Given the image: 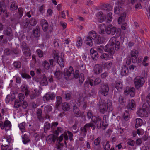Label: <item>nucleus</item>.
Instances as JSON below:
<instances>
[{
  "mask_svg": "<svg viewBox=\"0 0 150 150\" xmlns=\"http://www.w3.org/2000/svg\"><path fill=\"white\" fill-rule=\"evenodd\" d=\"M112 18V14L111 13H109L107 17V22L109 23L111 22Z\"/></svg>",
  "mask_w": 150,
  "mask_h": 150,
  "instance_id": "nucleus-50",
  "label": "nucleus"
},
{
  "mask_svg": "<svg viewBox=\"0 0 150 150\" xmlns=\"http://www.w3.org/2000/svg\"><path fill=\"white\" fill-rule=\"evenodd\" d=\"M103 26L105 29V32L108 34H111L112 35H113L115 34L116 28L115 27H113L112 25H109L106 28L104 25H103Z\"/></svg>",
  "mask_w": 150,
  "mask_h": 150,
  "instance_id": "nucleus-6",
  "label": "nucleus"
},
{
  "mask_svg": "<svg viewBox=\"0 0 150 150\" xmlns=\"http://www.w3.org/2000/svg\"><path fill=\"white\" fill-rule=\"evenodd\" d=\"M42 66L44 68L46 69L49 70L50 68V65L48 62L46 61L45 60L42 62Z\"/></svg>",
  "mask_w": 150,
  "mask_h": 150,
  "instance_id": "nucleus-33",
  "label": "nucleus"
},
{
  "mask_svg": "<svg viewBox=\"0 0 150 150\" xmlns=\"http://www.w3.org/2000/svg\"><path fill=\"white\" fill-rule=\"evenodd\" d=\"M99 110L100 112L103 114H104L107 111L109 112L112 111L113 107L112 103L108 101L106 104L104 100L103 101L102 103L100 104Z\"/></svg>",
  "mask_w": 150,
  "mask_h": 150,
  "instance_id": "nucleus-2",
  "label": "nucleus"
},
{
  "mask_svg": "<svg viewBox=\"0 0 150 150\" xmlns=\"http://www.w3.org/2000/svg\"><path fill=\"white\" fill-rule=\"evenodd\" d=\"M116 88L119 91H120L122 88V84L121 82L119 81H115V83Z\"/></svg>",
  "mask_w": 150,
  "mask_h": 150,
  "instance_id": "nucleus-24",
  "label": "nucleus"
},
{
  "mask_svg": "<svg viewBox=\"0 0 150 150\" xmlns=\"http://www.w3.org/2000/svg\"><path fill=\"white\" fill-rule=\"evenodd\" d=\"M96 16L100 23H101L103 22L104 18L103 17V13L102 12L100 11L98 13L96 14Z\"/></svg>",
  "mask_w": 150,
  "mask_h": 150,
  "instance_id": "nucleus-23",
  "label": "nucleus"
},
{
  "mask_svg": "<svg viewBox=\"0 0 150 150\" xmlns=\"http://www.w3.org/2000/svg\"><path fill=\"white\" fill-rule=\"evenodd\" d=\"M109 41L110 44L109 45L114 47L113 46L117 42V41H116V39L115 37H113L110 39Z\"/></svg>",
  "mask_w": 150,
  "mask_h": 150,
  "instance_id": "nucleus-36",
  "label": "nucleus"
},
{
  "mask_svg": "<svg viewBox=\"0 0 150 150\" xmlns=\"http://www.w3.org/2000/svg\"><path fill=\"white\" fill-rule=\"evenodd\" d=\"M126 17V14L125 13H123L121 16L119 18L118 20V22L119 24H120L121 22L124 21Z\"/></svg>",
  "mask_w": 150,
  "mask_h": 150,
  "instance_id": "nucleus-45",
  "label": "nucleus"
},
{
  "mask_svg": "<svg viewBox=\"0 0 150 150\" xmlns=\"http://www.w3.org/2000/svg\"><path fill=\"white\" fill-rule=\"evenodd\" d=\"M36 115L38 119L40 122L43 121V117L42 116V112L41 109H38L36 112Z\"/></svg>",
  "mask_w": 150,
  "mask_h": 150,
  "instance_id": "nucleus-18",
  "label": "nucleus"
},
{
  "mask_svg": "<svg viewBox=\"0 0 150 150\" xmlns=\"http://www.w3.org/2000/svg\"><path fill=\"white\" fill-rule=\"evenodd\" d=\"M54 55L53 57L55 60H56L57 62L60 67H64V62L63 58L59 56V53L58 51L54 50L53 52Z\"/></svg>",
  "mask_w": 150,
  "mask_h": 150,
  "instance_id": "nucleus-5",
  "label": "nucleus"
},
{
  "mask_svg": "<svg viewBox=\"0 0 150 150\" xmlns=\"http://www.w3.org/2000/svg\"><path fill=\"white\" fill-rule=\"evenodd\" d=\"M105 51L106 52L103 53L100 56L101 59L108 60L113 58V56L115 53L113 47L107 44L105 46Z\"/></svg>",
  "mask_w": 150,
  "mask_h": 150,
  "instance_id": "nucleus-1",
  "label": "nucleus"
},
{
  "mask_svg": "<svg viewBox=\"0 0 150 150\" xmlns=\"http://www.w3.org/2000/svg\"><path fill=\"white\" fill-rule=\"evenodd\" d=\"M145 108L140 109L139 110H138L137 112V114L141 117H147V113L146 110H145Z\"/></svg>",
  "mask_w": 150,
  "mask_h": 150,
  "instance_id": "nucleus-13",
  "label": "nucleus"
},
{
  "mask_svg": "<svg viewBox=\"0 0 150 150\" xmlns=\"http://www.w3.org/2000/svg\"><path fill=\"white\" fill-rule=\"evenodd\" d=\"M40 24L42 29L44 32L46 31L48 27V24L47 21L45 19H42L40 21Z\"/></svg>",
  "mask_w": 150,
  "mask_h": 150,
  "instance_id": "nucleus-14",
  "label": "nucleus"
},
{
  "mask_svg": "<svg viewBox=\"0 0 150 150\" xmlns=\"http://www.w3.org/2000/svg\"><path fill=\"white\" fill-rule=\"evenodd\" d=\"M21 102L18 100V99H16L14 102V107L15 108H17L21 105Z\"/></svg>",
  "mask_w": 150,
  "mask_h": 150,
  "instance_id": "nucleus-40",
  "label": "nucleus"
},
{
  "mask_svg": "<svg viewBox=\"0 0 150 150\" xmlns=\"http://www.w3.org/2000/svg\"><path fill=\"white\" fill-rule=\"evenodd\" d=\"M136 107L135 102L133 100H132L128 104L127 108L133 110Z\"/></svg>",
  "mask_w": 150,
  "mask_h": 150,
  "instance_id": "nucleus-22",
  "label": "nucleus"
},
{
  "mask_svg": "<svg viewBox=\"0 0 150 150\" xmlns=\"http://www.w3.org/2000/svg\"><path fill=\"white\" fill-rule=\"evenodd\" d=\"M11 124L10 121L8 120H6L4 122V129L6 131L9 130L11 128Z\"/></svg>",
  "mask_w": 150,
  "mask_h": 150,
  "instance_id": "nucleus-27",
  "label": "nucleus"
},
{
  "mask_svg": "<svg viewBox=\"0 0 150 150\" xmlns=\"http://www.w3.org/2000/svg\"><path fill=\"white\" fill-rule=\"evenodd\" d=\"M3 143L8 144H12L13 142V137L11 136H6L4 138L3 140Z\"/></svg>",
  "mask_w": 150,
  "mask_h": 150,
  "instance_id": "nucleus-16",
  "label": "nucleus"
},
{
  "mask_svg": "<svg viewBox=\"0 0 150 150\" xmlns=\"http://www.w3.org/2000/svg\"><path fill=\"white\" fill-rule=\"evenodd\" d=\"M18 13L19 15L20 16L19 18L22 16L23 14V9L21 7H20L18 8Z\"/></svg>",
  "mask_w": 150,
  "mask_h": 150,
  "instance_id": "nucleus-56",
  "label": "nucleus"
},
{
  "mask_svg": "<svg viewBox=\"0 0 150 150\" xmlns=\"http://www.w3.org/2000/svg\"><path fill=\"white\" fill-rule=\"evenodd\" d=\"M101 82V80L100 78H96L94 81L93 85H99Z\"/></svg>",
  "mask_w": 150,
  "mask_h": 150,
  "instance_id": "nucleus-59",
  "label": "nucleus"
},
{
  "mask_svg": "<svg viewBox=\"0 0 150 150\" xmlns=\"http://www.w3.org/2000/svg\"><path fill=\"white\" fill-rule=\"evenodd\" d=\"M109 5L108 4H104L102 6V9L104 10H108L110 9L109 8Z\"/></svg>",
  "mask_w": 150,
  "mask_h": 150,
  "instance_id": "nucleus-60",
  "label": "nucleus"
},
{
  "mask_svg": "<svg viewBox=\"0 0 150 150\" xmlns=\"http://www.w3.org/2000/svg\"><path fill=\"white\" fill-rule=\"evenodd\" d=\"M55 94L54 93H47L44 97V100H45L47 101L50 100H53L55 99Z\"/></svg>",
  "mask_w": 150,
  "mask_h": 150,
  "instance_id": "nucleus-11",
  "label": "nucleus"
},
{
  "mask_svg": "<svg viewBox=\"0 0 150 150\" xmlns=\"http://www.w3.org/2000/svg\"><path fill=\"white\" fill-rule=\"evenodd\" d=\"M73 111L76 117L79 116L80 115L79 110L77 106H74L73 107Z\"/></svg>",
  "mask_w": 150,
  "mask_h": 150,
  "instance_id": "nucleus-39",
  "label": "nucleus"
},
{
  "mask_svg": "<svg viewBox=\"0 0 150 150\" xmlns=\"http://www.w3.org/2000/svg\"><path fill=\"white\" fill-rule=\"evenodd\" d=\"M8 147V144H6L5 143H3V144L1 146V150H7V149Z\"/></svg>",
  "mask_w": 150,
  "mask_h": 150,
  "instance_id": "nucleus-64",
  "label": "nucleus"
},
{
  "mask_svg": "<svg viewBox=\"0 0 150 150\" xmlns=\"http://www.w3.org/2000/svg\"><path fill=\"white\" fill-rule=\"evenodd\" d=\"M93 71L96 74H99L102 72L101 67L99 65H96L93 69Z\"/></svg>",
  "mask_w": 150,
  "mask_h": 150,
  "instance_id": "nucleus-20",
  "label": "nucleus"
},
{
  "mask_svg": "<svg viewBox=\"0 0 150 150\" xmlns=\"http://www.w3.org/2000/svg\"><path fill=\"white\" fill-rule=\"evenodd\" d=\"M18 6L16 2L14 1L12 3L10 6V9L12 11H14L17 9Z\"/></svg>",
  "mask_w": 150,
  "mask_h": 150,
  "instance_id": "nucleus-34",
  "label": "nucleus"
},
{
  "mask_svg": "<svg viewBox=\"0 0 150 150\" xmlns=\"http://www.w3.org/2000/svg\"><path fill=\"white\" fill-rule=\"evenodd\" d=\"M130 118L129 114V112L125 111L123 116V119L125 121H128Z\"/></svg>",
  "mask_w": 150,
  "mask_h": 150,
  "instance_id": "nucleus-43",
  "label": "nucleus"
},
{
  "mask_svg": "<svg viewBox=\"0 0 150 150\" xmlns=\"http://www.w3.org/2000/svg\"><path fill=\"white\" fill-rule=\"evenodd\" d=\"M89 129L87 123L86 124L84 127H81L80 128V134L81 136L85 137L87 133V131Z\"/></svg>",
  "mask_w": 150,
  "mask_h": 150,
  "instance_id": "nucleus-15",
  "label": "nucleus"
},
{
  "mask_svg": "<svg viewBox=\"0 0 150 150\" xmlns=\"http://www.w3.org/2000/svg\"><path fill=\"white\" fill-rule=\"evenodd\" d=\"M52 107L49 105H47L45 107L44 111L47 112L51 111L52 110Z\"/></svg>",
  "mask_w": 150,
  "mask_h": 150,
  "instance_id": "nucleus-53",
  "label": "nucleus"
},
{
  "mask_svg": "<svg viewBox=\"0 0 150 150\" xmlns=\"http://www.w3.org/2000/svg\"><path fill=\"white\" fill-rule=\"evenodd\" d=\"M129 70L127 66H124L122 69L121 74L123 76L126 75L128 73Z\"/></svg>",
  "mask_w": 150,
  "mask_h": 150,
  "instance_id": "nucleus-29",
  "label": "nucleus"
},
{
  "mask_svg": "<svg viewBox=\"0 0 150 150\" xmlns=\"http://www.w3.org/2000/svg\"><path fill=\"white\" fill-rule=\"evenodd\" d=\"M90 53L93 59L96 60L97 59L98 56L97 52L94 50L93 48H91L90 50Z\"/></svg>",
  "mask_w": 150,
  "mask_h": 150,
  "instance_id": "nucleus-17",
  "label": "nucleus"
},
{
  "mask_svg": "<svg viewBox=\"0 0 150 150\" xmlns=\"http://www.w3.org/2000/svg\"><path fill=\"white\" fill-rule=\"evenodd\" d=\"M101 141V139L100 137H98L95 139L94 141V144L96 146H98L100 144Z\"/></svg>",
  "mask_w": 150,
  "mask_h": 150,
  "instance_id": "nucleus-47",
  "label": "nucleus"
},
{
  "mask_svg": "<svg viewBox=\"0 0 150 150\" xmlns=\"http://www.w3.org/2000/svg\"><path fill=\"white\" fill-rule=\"evenodd\" d=\"M134 82L136 88L139 90L144 84L145 80L143 77L137 76L134 80Z\"/></svg>",
  "mask_w": 150,
  "mask_h": 150,
  "instance_id": "nucleus-4",
  "label": "nucleus"
},
{
  "mask_svg": "<svg viewBox=\"0 0 150 150\" xmlns=\"http://www.w3.org/2000/svg\"><path fill=\"white\" fill-rule=\"evenodd\" d=\"M22 50L23 55L26 58H28L31 55L30 49L27 47H24Z\"/></svg>",
  "mask_w": 150,
  "mask_h": 150,
  "instance_id": "nucleus-12",
  "label": "nucleus"
},
{
  "mask_svg": "<svg viewBox=\"0 0 150 150\" xmlns=\"http://www.w3.org/2000/svg\"><path fill=\"white\" fill-rule=\"evenodd\" d=\"M114 66V64L112 62H107L104 65V67L108 70L110 69L111 68Z\"/></svg>",
  "mask_w": 150,
  "mask_h": 150,
  "instance_id": "nucleus-35",
  "label": "nucleus"
},
{
  "mask_svg": "<svg viewBox=\"0 0 150 150\" xmlns=\"http://www.w3.org/2000/svg\"><path fill=\"white\" fill-rule=\"evenodd\" d=\"M18 98L19 100V101L21 102L25 98V96L23 94L20 93L18 95Z\"/></svg>",
  "mask_w": 150,
  "mask_h": 150,
  "instance_id": "nucleus-62",
  "label": "nucleus"
},
{
  "mask_svg": "<svg viewBox=\"0 0 150 150\" xmlns=\"http://www.w3.org/2000/svg\"><path fill=\"white\" fill-rule=\"evenodd\" d=\"M57 104L56 105L59 106L62 102V98L60 96H57L56 98Z\"/></svg>",
  "mask_w": 150,
  "mask_h": 150,
  "instance_id": "nucleus-54",
  "label": "nucleus"
},
{
  "mask_svg": "<svg viewBox=\"0 0 150 150\" xmlns=\"http://www.w3.org/2000/svg\"><path fill=\"white\" fill-rule=\"evenodd\" d=\"M3 33L8 37L9 41L13 39V33L10 28H7L6 29H4L3 31Z\"/></svg>",
  "mask_w": 150,
  "mask_h": 150,
  "instance_id": "nucleus-9",
  "label": "nucleus"
},
{
  "mask_svg": "<svg viewBox=\"0 0 150 150\" xmlns=\"http://www.w3.org/2000/svg\"><path fill=\"white\" fill-rule=\"evenodd\" d=\"M13 65L15 69H17L21 67V64L20 62L16 61L14 62Z\"/></svg>",
  "mask_w": 150,
  "mask_h": 150,
  "instance_id": "nucleus-42",
  "label": "nucleus"
},
{
  "mask_svg": "<svg viewBox=\"0 0 150 150\" xmlns=\"http://www.w3.org/2000/svg\"><path fill=\"white\" fill-rule=\"evenodd\" d=\"M138 51L136 50H133L131 51L130 55L131 57L138 56Z\"/></svg>",
  "mask_w": 150,
  "mask_h": 150,
  "instance_id": "nucleus-52",
  "label": "nucleus"
},
{
  "mask_svg": "<svg viewBox=\"0 0 150 150\" xmlns=\"http://www.w3.org/2000/svg\"><path fill=\"white\" fill-rule=\"evenodd\" d=\"M54 74L55 76L57 79H60L62 78V72L59 69L57 68Z\"/></svg>",
  "mask_w": 150,
  "mask_h": 150,
  "instance_id": "nucleus-21",
  "label": "nucleus"
},
{
  "mask_svg": "<svg viewBox=\"0 0 150 150\" xmlns=\"http://www.w3.org/2000/svg\"><path fill=\"white\" fill-rule=\"evenodd\" d=\"M50 127H51V126L50 124L48 122H45L44 125L45 132H46V131L49 130Z\"/></svg>",
  "mask_w": 150,
  "mask_h": 150,
  "instance_id": "nucleus-46",
  "label": "nucleus"
},
{
  "mask_svg": "<svg viewBox=\"0 0 150 150\" xmlns=\"http://www.w3.org/2000/svg\"><path fill=\"white\" fill-rule=\"evenodd\" d=\"M109 143L110 142L109 141H107L105 143H103V145L105 150H109L110 148Z\"/></svg>",
  "mask_w": 150,
  "mask_h": 150,
  "instance_id": "nucleus-38",
  "label": "nucleus"
},
{
  "mask_svg": "<svg viewBox=\"0 0 150 150\" xmlns=\"http://www.w3.org/2000/svg\"><path fill=\"white\" fill-rule=\"evenodd\" d=\"M84 80V74L81 73L80 74V76L79 78V81L80 84H81Z\"/></svg>",
  "mask_w": 150,
  "mask_h": 150,
  "instance_id": "nucleus-49",
  "label": "nucleus"
},
{
  "mask_svg": "<svg viewBox=\"0 0 150 150\" xmlns=\"http://www.w3.org/2000/svg\"><path fill=\"white\" fill-rule=\"evenodd\" d=\"M33 35L36 37H39L40 36V33L39 27L37 26L33 31Z\"/></svg>",
  "mask_w": 150,
  "mask_h": 150,
  "instance_id": "nucleus-19",
  "label": "nucleus"
},
{
  "mask_svg": "<svg viewBox=\"0 0 150 150\" xmlns=\"http://www.w3.org/2000/svg\"><path fill=\"white\" fill-rule=\"evenodd\" d=\"M93 40L95 43L97 44H100L102 42L101 40L100 36L98 35Z\"/></svg>",
  "mask_w": 150,
  "mask_h": 150,
  "instance_id": "nucleus-44",
  "label": "nucleus"
},
{
  "mask_svg": "<svg viewBox=\"0 0 150 150\" xmlns=\"http://www.w3.org/2000/svg\"><path fill=\"white\" fill-rule=\"evenodd\" d=\"M62 109L65 111H68L70 109L69 105L67 103H62Z\"/></svg>",
  "mask_w": 150,
  "mask_h": 150,
  "instance_id": "nucleus-28",
  "label": "nucleus"
},
{
  "mask_svg": "<svg viewBox=\"0 0 150 150\" xmlns=\"http://www.w3.org/2000/svg\"><path fill=\"white\" fill-rule=\"evenodd\" d=\"M29 23L32 26H35L36 24V21L35 19L32 18L29 21Z\"/></svg>",
  "mask_w": 150,
  "mask_h": 150,
  "instance_id": "nucleus-57",
  "label": "nucleus"
},
{
  "mask_svg": "<svg viewBox=\"0 0 150 150\" xmlns=\"http://www.w3.org/2000/svg\"><path fill=\"white\" fill-rule=\"evenodd\" d=\"M109 88L108 85L105 84L103 85L99 90V92L105 96H107L108 93Z\"/></svg>",
  "mask_w": 150,
  "mask_h": 150,
  "instance_id": "nucleus-8",
  "label": "nucleus"
},
{
  "mask_svg": "<svg viewBox=\"0 0 150 150\" xmlns=\"http://www.w3.org/2000/svg\"><path fill=\"white\" fill-rule=\"evenodd\" d=\"M64 78L67 80L71 79L75 76L73 68L71 66L70 67L69 70L66 68L64 69Z\"/></svg>",
  "mask_w": 150,
  "mask_h": 150,
  "instance_id": "nucleus-3",
  "label": "nucleus"
},
{
  "mask_svg": "<svg viewBox=\"0 0 150 150\" xmlns=\"http://www.w3.org/2000/svg\"><path fill=\"white\" fill-rule=\"evenodd\" d=\"M22 139L23 142L24 144H27L30 141L28 136L26 134H24V135L22 137Z\"/></svg>",
  "mask_w": 150,
  "mask_h": 150,
  "instance_id": "nucleus-32",
  "label": "nucleus"
},
{
  "mask_svg": "<svg viewBox=\"0 0 150 150\" xmlns=\"http://www.w3.org/2000/svg\"><path fill=\"white\" fill-rule=\"evenodd\" d=\"M26 124L25 122H23L19 124L18 125L21 131L22 132H25Z\"/></svg>",
  "mask_w": 150,
  "mask_h": 150,
  "instance_id": "nucleus-37",
  "label": "nucleus"
},
{
  "mask_svg": "<svg viewBox=\"0 0 150 150\" xmlns=\"http://www.w3.org/2000/svg\"><path fill=\"white\" fill-rule=\"evenodd\" d=\"M129 93L131 97H133L135 94V89L133 87L129 88Z\"/></svg>",
  "mask_w": 150,
  "mask_h": 150,
  "instance_id": "nucleus-51",
  "label": "nucleus"
},
{
  "mask_svg": "<svg viewBox=\"0 0 150 150\" xmlns=\"http://www.w3.org/2000/svg\"><path fill=\"white\" fill-rule=\"evenodd\" d=\"M101 118L100 116H98L96 117V116H93L92 118H91V121L95 124L97 123L99 121L101 120Z\"/></svg>",
  "mask_w": 150,
  "mask_h": 150,
  "instance_id": "nucleus-30",
  "label": "nucleus"
},
{
  "mask_svg": "<svg viewBox=\"0 0 150 150\" xmlns=\"http://www.w3.org/2000/svg\"><path fill=\"white\" fill-rule=\"evenodd\" d=\"M105 32V29L104 28L103 25H102L100 27V28L99 29V33L100 34H103Z\"/></svg>",
  "mask_w": 150,
  "mask_h": 150,
  "instance_id": "nucleus-63",
  "label": "nucleus"
},
{
  "mask_svg": "<svg viewBox=\"0 0 150 150\" xmlns=\"http://www.w3.org/2000/svg\"><path fill=\"white\" fill-rule=\"evenodd\" d=\"M105 47L103 46H98L97 47V51L100 53H102L103 52V50H105Z\"/></svg>",
  "mask_w": 150,
  "mask_h": 150,
  "instance_id": "nucleus-48",
  "label": "nucleus"
},
{
  "mask_svg": "<svg viewBox=\"0 0 150 150\" xmlns=\"http://www.w3.org/2000/svg\"><path fill=\"white\" fill-rule=\"evenodd\" d=\"M94 31H92L89 32V35L93 40L96 37L98 36Z\"/></svg>",
  "mask_w": 150,
  "mask_h": 150,
  "instance_id": "nucleus-41",
  "label": "nucleus"
},
{
  "mask_svg": "<svg viewBox=\"0 0 150 150\" xmlns=\"http://www.w3.org/2000/svg\"><path fill=\"white\" fill-rule=\"evenodd\" d=\"M89 84L91 86L93 85V80L91 79L89 80L86 81L84 83L85 86H87Z\"/></svg>",
  "mask_w": 150,
  "mask_h": 150,
  "instance_id": "nucleus-61",
  "label": "nucleus"
},
{
  "mask_svg": "<svg viewBox=\"0 0 150 150\" xmlns=\"http://www.w3.org/2000/svg\"><path fill=\"white\" fill-rule=\"evenodd\" d=\"M121 8L120 7L119 5L118 6H116L114 8V12L115 14H118L120 13V10Z\"/></svg>",
  "mask_w": 150,
  "mask_h": 150,
  "instance_id": "nucleus-58",
  "label": "nucleus"
},
{
  "mask_svg": "<svg viewBox=\"0 0 150 150\" xmlns=\"http://www.w3.org/2000/svg\"><path fill=\"white\" fill-rule=\"evenodd\" d=\"M57 136L53 134H51L48 136L46 138V141L49 144L55 143L57 139Z\"/></svg>",
  "mask_w": 150,
  "mask_h": 150,
  "instance_id": "nucleus-10",
  "label": "nucleus"
},
{
  "mask_svg": "<svg viewBox=\"0 0 150 150\" xmlns=\"http://www.w3.org/2000/svg\"><path fill=\"white\" fill-rule=\"evenodd\" d=\"M135 127L137 128L141 126L142 124V120L140 118H137L136 120Z\"/></svg>",
  "mask_w": 150,
  "mask_h": 150,
  "instance_id": "nucleus-31",
  "label": "nucleus"
},
{
  "mask_svg": "<svg viewBox=\"0 0 150 150\" xmlns=\"http://www.w3.org/2000/svg\"><path fill=\"white\" fill-rule=\"evenodd\" d=\"M36 52L40 57L41 58L43 57L44 53L40 49H38L36 51Z\"/></svg>",
  "mask_w": 150,
  "mask_h": 150,
  "instance_id": "nucleus-55",
  "label": "nucleus"
},
{
  "mask_svg": "<svg viewBox=\"0 0 150 150\" xmlns=\"http://www.w3.org/2000/svg\"><path fill=\"white\" fill-rule=\"evenodd\" d=\"M108 125V124L107 123V121H103L101 123H100L99 125L98 124H97V127L98 129H100L102 127H103V129L104 130L106 129Z\"/></svg>",
  "mask_w": 150,
  "mask_h": 150,
  "instance_id": "nucleus-25",
  "label": "nucleus"
},
{
  "mask_svg": "<svg viewBox=\"0 0 150 150\" xmlns=\"http://www.w3.org/2000/svg\"><path fill=\"white\" fill-rule=\"evenodd\" d=\"M38 78L41 86H46L47 85L48 82L46 76L44 74H43L41 76L38 77Z\"/></svg>",
  "mask_w": 150,
  "mask_h": 150,
  "instance_id": "nucleus-7",
  "label": "nucleus"
},
{
  "mask_svg": "<svg viewBox=\"0 0 150 150\" xmlns=\"http://www.w3.org/2000/svg\"><path fill=\"white\" fill-rule=\"evenodd\" d=\"M92 39L89 35L87 36L85 38V41L86 44L90 46L93 45Z\"/></svg>",
  "mask_w": 150,
  "mask_h": 150,
  "instance_id": "nucleus-26",
  "label": "nucleus"
}]
</instances>
